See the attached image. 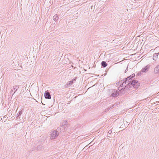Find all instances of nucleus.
I'll return each instance as SVG.
<instances>
[{"mask_svg": "<svg viewBox=\"0 0 159 159\" xmlns=\"http://www.w3.org/2000/svg\"><path fill=\"white\" fill-rule=\"evenodd\" d=\"M150 66L149 65H147L145 67L143 68L141 70V72L143 73H145L147 72Z\"/></svg>", "mask_w": 159, "mask_h": 159, "instance_id": "39448f33", "label": "nucleus"}, {"mask_svg": "<svg viewBox=\"0 0 159 159\" xmlns=\"http://www.w3.org/2000/svg\"><path fill=\"white\" fill-rule=\"evenodd\" d=\"M159 54V52L158 53H155L153 54V59L154 60L156 61V60L157 59Z\"/></svg>", "mask_w": 159, "mask_h": 159, "instance_id": "9b49d317", "label": "nucleus"}, {"mask_svg": "<svg viewBox=\"0 0 159 159\" xmlns=\"http://www.w3.org/2000/svg\"><path fill=\"white\" fill-rule=\"evenodd\" d=\"M19 85H16L13 87L11 88L10 92L11 94H12V96L16 92L17 89L19 88Z\"/></svg>", "mask_w": 159, "mask_h": 159, "instance_id": "f03ea898", "label": "nucleus"}, {"mask_svg": "<svg viewBox=\"0 0 159 159\" xmlns=\"http://www.w3.org/2000/svg\"><path fill=\"white\" fill-rule=\"evenodd\" d=\"M119 84H120V83H117V84L118 85H119Z\"/></svg>", "mask_w": 159, "mask_h": 159, "instance_id": "4be33fe9", "label": "nucleus"}, {"mask_svg": "<svg viewBox=\"0 0 159 159\" xmlns=\"http://www.w3.org/2000/svg\"><path fill=\"white\" fill-rule=\"evenodd\" d=\"M135 76L134 74H133L130 75L129 76L125 78L124 80V82L122 83V86H124V88H122L120 89L119 88V91L124 90L126 89H129L133 87L134 88L138 89L140 86V84L138 81L135 80H132V78H134Z\"/></svg>", "mask_w": 159, "mask_h": 159, "instance_id": "f257e3e1", "label": "nucleus"}, {"mask_svg": "<svg viewBox=\"0 0 159 159\" xmlns=\"http://www.w3.org/2000/svg\"><path fill=\"white\" fill-rule=\"evenodd\" d=\"M124 80H121L119 82H118V83H120V86L121 87H122V83H123V82H124Z\"/></svg>", "mask_w": 159, "mask_h": 159, "instance_id": "4468645a", "label": "nucleus"}, {"mask_svg": "<svg viewBox=\"0 0 159 159\" xmlns=\"http://www.w3.org/2000/svg\"><path fill=\"white\" fill-rule=\"evenodd\" d=\"M53 20L54 21H56L58 19V16L57 14H56L53 17Z\"/></svg>", "mask_w": 159, "mask_h": 159, "instance_id": "ddd939ff", "label": "nucleus"}, {"mask_svg": "<svg viewBox=\"0 0 159 159\" xmlns=\"http://www.w3.org/2000/svg\"><path fill=\"white\" fill-rule=\"evenodd\" d=\"M154 72L155 74L159 73V66H157L154 69Z\"/></svg>", "mask_w": 159, "mask_h": 159, "instance_id": "1a4fd4ad", "label": "nucleus"}, {"mask_svg": "<svg viewBox=\"0 0 159 159\" xmlns=\"http://www.w3.org/2000/svg\"><path fill=\"white\" fill-rule=\"evenodd\" d=\"M62 125H67V121L66 120H63L62 122Z\"/></svg>", "mask_w": 159, "mask_h": 159, "instance_id": "2eb2a0df", "label": "nucleus"}, {"mask_svg": "<svg viewBox=\"0 0 159 159\" xmlns=\"http://www.w3.org/2000/svg\"><path fill=\"white\" fill-rule=\"evenodd\" d=\"M112 130L111 129H110L108 132V133L109 134H111L112 133Z\"/></svg>", "mask_w": 159, "mask_h": 159, "instance_id": "a211bd4d", "label": "nucleus"}, {"mask_svg": "<svg viewBox=\"0 0 159 159\" xmlns=\"http://www.w3.org/2000/svg\"><path fill=\"white\" fill-rule=\"evenodd\" d=\"M22 113V112L21 111H19L18 113H17V115H18V116H20Z\"/></svg>", "mask_w": 159, "mask_h": 159, "instance_id": "dca6fc26", "label": "nucleus"}, {"mask_svg": "<svg viewBox=\"0 0 159 159\" xmlns=\"http://www.w3.org/2000/svg\"><path fill=\"white\" fill-rule=\"evenodd\" d=\"M141 72H141V71L140 72H138V76H139L140 75H141Z\"/></svg>", "mask_w": 159, "mask_h": 159, "instance_id": "6ab92c4d", "label": "nucleus"}, {"mask_svg": "<svg viewBox=\"0 0 159 159\" xmlns=\"http://www.w3.org/2000/svg\"><path fill=\"white\" fill-rule=\"evenodd\" d=\"M67 128V125H62L60 127V128L59 129H58V128L57 129H58V130H59V129L61 130L62 129L61 131H62V132H64L66 131Z\"/></svg>", "mask_w": 159, "mask_h": 159, "instance_id": "423d86ee", "label": "nucleus"}, {"mask_svg": "<svg viewBox=\"0 0 159 159\" xmlns=\"http://www.w3.org/2000/svg\"><path fill=\"white\" fill-rule=\"evenodd\" d=\"M42 148H43V146L42 145H38L37 147L35 148L34 149L39 150H41Z\"/></svg>", "mask_w": 159, "mask_h": 159, "instance_id": "6e6552de", "label": "nucleus"}, {"mask_svg": "<svg viewBox=\"0 0 159 159\" xmlns=\"http://www.w3.org/2000/svg\"><path fill=\"white\" fill-rule=\"evenodd\" d=\"M45 98L47 99H50L51 98V96L50 93L47 91L45 92L44 93Z\"/></svg>", "mask_w": 159, "mask_h": 159, "instance_id": "20e7f679", "label": "nucleus"}, {"mask_svg": "<svg viewBox=\"0 0 159 159\" xmlns=\"http://www.w3.org/2000/svg\"><path fill=\"white\" fill-rule=\"evenodd\" d=\"M58 133L57 131L54 130L52 132L51 134L50 139H56L58 136Z\"/></svg>", "mask_w": 159, "mask_h": 159, "instance_id": "7ed1b4c3", "label": "nucleus"}, {"mask_svg": "<svg viewBox=\"0 0 159 159\" xmlns=\"http://www.w3.org/2000/svg\"><path fill=\"white\" fill-rule=\"evenodd\" d=\"M112 92L113 93L111 94V96L113 97H116L119 94L118 92L116 89H113Z\"/></svg>", "mask_w": 159, "mask_h": 159, "instance_id": "0eeeda50", "label": "nucleus"}, {"mask_svg": "<svg viewBox=\"0 0 159 159\" xmlns=\"http://www.w3.org/2000/svg\"><path fill=\"white\" fill-rule=\"evenodd\" d=\"M107 64L105 61H102L101 62V66L103 67H105L107 66Z\"/></svg>", "mask_w": 159, "mask_h": 159, "instance_id": "f8f14e48", "label": "nucleus"}, {"mask_svg": "<svg viewBox=\"0 0 159 159\" xmlns=\"http://www.w3.org/2000/svg\"><path fill=\"white\" fill-rule=\"evenodd\" d=\"M74 80H71L68 81L67 82V84L66 85V87H67L68 85H71L73 83V81Z\"/></svg>", "mask_w": 159, "mask_h": 159, "instance_id": "9d476101", "label": "nucleus"}, {"mask_svg": "<svg viewBox=\"0 0 159 159\" xmlns=\"http://www.w3.org/2000/svg\"><path fill=\"white\" fill-rule=\"evenodd\" d=\"M128 70V68L125 70V72Z\"/></svg>", "mask_w": 159, "mask_h": 159, "instance_id": "412c9836", "label": "nucleus"}, {"mask_svg": "<svg viewBox=\"0 0 159 159\" xmlns=\"http://www.w3.org/2000/svg\"><path fill=\"white\" fill-rule=\"evenodd\" d=\"M111 108V107H108V108H107L106 110V111H108Z\"/></svg>", "mask_w": 159, "mask_h": 159, "instance_id": "f3484780", "label": "nucleus"}, {"mask_svg": "<svg viewBox=\"0 0 159 159\" xmlns=\"http://www.w3.org/2000/svg\"><path fill=\"white\" fill-rule=\"evenodd\" d=\"M116 106V105L115 104H114L111 107V108L112 107V108H114V107H115Z\"/></svg>", "mask_w": 159, "mask_h": 159, "instance_id": "aec40b11", "label": "nucleus"}]
</instances>
